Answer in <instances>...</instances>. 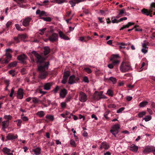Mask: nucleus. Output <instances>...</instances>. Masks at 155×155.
<instances>
[{
    "label": "nucleus",
    "mask_w": 155,
    "mask_h": 155,
    "mask_svg": "<svg viewBox=\"0 0 155 155\" xmlns=\"http://www.w3.org/2000/svg\"><path fill=\"white\" fill-rule=\"evenodd\" d=\"M28 54L30 57L31 62L32 63H35V61L37 63L44 65L45 63L47 62H45V59L36 51H33L31 53H28Z\"/></svg>",
    "instance_id": "obj_1"
},
{
    "label": "nucleus",
    "mask_w": 155,
    "mask_h": 155,
    "mask_svg": "<svg viewBox=\"0 0 155 155\" xmlns=\"http://www.w3.org/2000/svg\"><path fill=\"white\" fill-rule=\"evenodd\" d=\"M49 62L45 63L44 65L38 66V71L39 72V78L41 79H45L48 75L47 70L48 69Z\"/></svg>",
    "instance_id": "obj_2"
},
{
    "label": "nucleus",
    "mask_w": 155,
    "mask_h": 155,
    "mask_svg": "<svg viewBox=\"0 0 155 155\" xmlns=\"http://www.w3.org/2000/svg\"><path fill=\"white\" fill-rule=\"evenodd\" d=\"M131 67L130 63L128 62L123 61L120 67V70L122 72H125L131 70Z\"/></svg>",
    "instance_id": "obj_3"
},
{
    "label": "nucleus",
    "mask_w": 155,
    "mask_h": 155,
    "mask_svg": "<svg viewBox=\"0 0 155 155\" xmlns=\"http://www.w3.org/2000/svg\"><path fill=\"white\" fill-rule=\"evenodd\" d=\"M153 11H155V2L151 3L150 8L149 10L143 8L141 10V11L143 14L148 16L153 12Z\"/></svg>",
    "instance_id": "obj_4"
},
{
    "label": "nucleus",
    "mask_w": 155,
    "mask_h": 155,
    "mask_svg": "<svg viewBox=\"0 0 155 155\" xmlns=\"http://www.w3.org/2000/svg\"><path fill=\"white\" fill-rule=\"evenodd\" d=\"M110 60L114 65L118 64L120 62V58L118 54H113L111 56Z\"/></svg>",
    "instance_id": "obj_5"
},
{
    "label": "nucleus",
    "mask_w": 155,
    "mask_h": 155,
    "mask_svg": "<svg viewBox=\"0 0 155 155\" xmlns=\"http://www.w3.org/2000/svg\"><path fill=\"white\" fill-rule=\"evenodd\" d=\"M6 56V59L5 60V62L6 63H8L11 60L12 55L11 54L12 52V50L10 48H8L5 50Z\"/></svg>",
    "instance_id": "obj_6"
},
{
    "label": "nucleus",
    "mask_w": 155,
    "mask_h": 155,
    "mask_svg": "<svg viewBox=\"0 0 155 155\" xmlns=\"http://www.w3.org/2000/svg\"><path fill=\"white\" fill-rule=\"evenodd\" d=\"M87 96L84 92L80 91L79 94V100L82 102H85L87 100Z\"/></svg>",
    "instance_id": "obj_7"
},
{
    "label": "nucleus",
    "mask_w": 155,
    "mask_h": 155,
    "mask_svg": "<svg viewBox=\"0 0 155 155\" xmlns=\"http://www.w3.org/2000/svg\"><path fill=\"white\" fill-rule=\"evenodd\" d=\"M48 40L51 42H54L57 41L58 40V35L55 33H52L49 36Z\"/></svg>",
    "instance_id": "obj_8"
},
{
    "label": "nucleus",
    "mask_w": 155,
    "mask_h": 155,
    "mask_svg": "<svg viewBox=\"0 0 155 155\" xmlns=\"http://www.w3.org/2000/svg\"><path fill=\"white\" fill-rule=\"evenodd\" d=\"M79 78L78 77H76L74 75H73L70 76L69 77L68 83L70 84H73L77 82Z\"/></svg>",
    "instance_id": "obj_9"
},
{
    "label": "nucleus",
    "mask_w": 155,
    "mask_h": 155,
    "mask_svg": "<svg viewBox=\"0 0 155 155\" xmlns=\"http://www.w3.org/2000/svg\"><path fill=\"white\" fill-rule=\"evenodd\" d=\"M31 19L32 18L30 16H28L25 18L23 21V25L25 27L28 26L29 25V23Z\"/></svg>",
    "instance_id": "obj_10"
},
{
    "label": "nucleus",
    "mask_w": 155,
    "mask_h": 155,
    "mask_svg": "<svg viewBox=\"0 0 155 155\" xmlns=\"http://www.w3.org/2000/svg\"><path fill=\"white\" fill-rule=\"evenodd\" d=\"M2 151L4 154L7 155H13V151H11L10 149L7 147H4L2 149Z\"/></svg>",
    "instance_id": "obj_11"
},
{
    "label": "nucleus",
    "mask_w": 155,
    "mask_h": 155,
    "mask_svg": "<svg viewBox=\"0 0 155 155\" xmlns=\"http://www.w3.org/2000/svg\"><path fill=\"white\" fill-rule=\"evenodd\" d=\"M154 147L153 146H147L144 149L143 151L144 153H146L153 152L154 149Z\"/></svg>",
    "instance_id": "obj_12"
},
{
    "label": "nucleus",
    "mask_w": 155,
    "mask_h": 155,
    "mask_svg": "<svg viewBox=\"0 0 155 155\" xmlns=\"http://www.w3.org/2000/svg\"><path fill=\"white\" fill-rule=\"evenodd\" d=\"M53 84V83L51 82L46 83L44 84L43 87L45 90H48L51 89V87L52 86Z\"/></svg>",
    "instance_id": "obj_13"
},
{
    "label": "nucleus",
    "mask_w": 155,
    "mask_h": 155,
    "mask_svg": "<svg viewBox=\"0 0 155 155\" xmlns=\"http://www.w3.org/2000/svg\"><path fill=\"white\" fill-rule=\"evenodd\" d=\"M145 41H144L143 43L142 44V48L141 49V51L144 54H146L148 51V47L147 46L145 43Z\"/></svg>",
    "instance_id": "obj_14"
},
{
    "label": "nucleus",
    "mask_w": 155,
    "mask_h": 155,
    "mask_svg": "<svg viewBox=\"0 0 155 155\" xmlns=\"http://www.w3.org/2000/svg\"><path fill=\"white\" fill-rule=\"evenodd\" d=\"M23 96V89L20 88L18 90L17 97V98L21 99Z\"/></svg>",
    "instance_id": "obj_15"
},
{
    "label": "nucleus",
    "mask_w": 155,
    "mask_h": 155,
    "mask_svg": "<svg viewBox=\"0 0 155 155\" xmlns=\"http://www.w3.org/2000/svg\"><path fill=\"white\" fill-rule=\"evenodd\" d=\"M120 128L119 125L118 124H116L113 125L112 127V129L110 130H112L113 131H115L116 134L118 133L119 132V129Z\"/></svg>",
    "instance_id": "obj_16"
},
{
    "label": "nucleus",
    "mask_w": 155,
    "mask_h": 155,
    "mask_svg": "<svg viewBox=\"0 0 155 155\" xmlns=\"http://www.w3.org/2000/svg\"><path fill=\"white\" fill-rule=\"evenodd\" d=\"M58 34L60 38L64 40H69V38L68 36H66L64 33L61 31H58Z\"/></svg>",
    "instance_id": "obj_17"
},
{
    "label": "nucleus",
    "mask_w": 155,
    "mask_h": 155,
    "mask_svg": "<svg viewBox=\"0 0 155 155\" xmlns=\"http://www.w3.org/2000/svg\"><path fill=\"white\" fill-rule=\"evenodd\" d=\"M109 147L108 144L106 142H103L101 144L100 148L101 149L104 148L105 150H107Z\"/></svg>",
    "instance_id": "obj_18"
},
{
    "label": "nucleus",
    "mask_w": 155,
    "mask_h": 155,
    "mask_svg": "<svg viewBox=\"0 0 155 155\" xmlns=\"http://www.w3.org/2000/svg\"><path fill=\"white\" fill-rule=\"evenodd\" d=\"M18 137L17 135H14L12 134H9L6 136L8 140H11L16 139Z\"/></svg>",
    "instance_id": "obj_19"
},
{
    "label": "nucleus",
    "mask_w": 155,
    "mask_h": 155,
    "mask_svg": "<svg viewBox=\"0 0 155 155\" xmlns=\"http://www.w3.org/2000/svg\"><path fill=\"white\" fill-rule=\"evenodd\" d=\"M67 94V90L65 89H64L61 90L60 92V97L64 98Z\"/></svg>",
    "instance_id": "obj_20"
},
{
    "label": "nucleus",
    "mask_w": 155,
    "mask_h": 155,
    "mask_svg": "<svg viewBox=\"0 0 155 155\" xmlns=\"http://www.w3.org/2000/svg\"><path fill=\"white\" fill-rule=\"evenodd\" d=\"M26 58V57L24 54H21L18 56L17 59L18 60L23 63Z\"/></svg>",
    "instance_id": "obj_21"
},
{
    "label": "nucleus",
    "mask_w": 155,
    "mask_h": 155,
    "mask_svg": "<svg viewBox=\"0 0 155 155\" xmlns=\"http://www.w3.org/2000/svg\"><path fill=\"white\" fill-rule=\"evenodd\" d=\"M2 129H5L7 128L9 124V121L8 120H5L2 122Z\"/></svg>",
    "instance_id": "obj_22"
},
{
    "label": "nucleus",
    "mask_w": 155,
    "mask_h": 155,
    "mask_svg": "<svg viewBox=\"0 0 155 155\" xmlns=\"http://www.w3.org/2000/svg\"><path fill=\"white\" fill-rule=\"evenodd\" d=\"M138 149V147L136 146L134 144H132L130 147V150L134 152H136Z\"/></svg>",
    "instance_id": "obj_23"
},
{
    "label": "nucleus",
    "mask_w": 155,
    "mask_h": 155,
    "mask_svg": "<svg viewBox=\"0 0 155 155\" xmlns=\"http://www.w3.org/2000/svg\"><path fill=\"white\" fill-rule=\"evenodd\" d=\"M134 23L133 22H129L128 24L126 25H124L120 29V30H122L126 28H128L130 26L134 25Z\"/></svg>",
    "instance_id": "obj_24"
},
{
    "label": "nucleus",
    "mask_w": 155,
    "mask_h": 155,
    "mask_svg": "<svg viewBox=\"0 0 155 155\" xmlns=\"http://www.w3.org/2000/svg\"><path fill=\"white\" fill-rule=\"evenodd\" d=\"M66 2V0H53L51 1V2L56 3L59 4H61Z\"/></svg>",
    "instance_id": "obj_25"
},
{
    "label": "nucleus",
    "mask_w": 155,
    "mask_h": 155,
    "mask_svg": "<svg viewBox=\"0 0 155 155\" xmlns=\"http://www.w3.org/2000/svg\"><path fill=\"white\" fill-rule=\"evenodd\" d=\"M44 54L45 55H47L50 52V49L49 47H45L44 48Z\"/></svg>",
    "instance_id": "obj_26"
},
{
    "label": "nucleus",
    "mask_w": 155,
    "mask_h": 155,
    "mask_svg": "<svg viewBox=\"0 0 155 155\" xmlns=\"http://www.w3.org/2000/svg\"><path fill=\"white\" fill-rule=\"evenodd\" d=\"M36 115L40 117H42L45 115V113L43 111H41L38 112L36 113Z\"/></svg>",
    "instance_id": "obj_27"
},
{
    "label": "nucleus",
    "mask_w": 155,
    "mask_h": 155,
    "mask_svg": "<svg viewBox=\"0 0 155 155\" xmlns=\"http://www.w3.org/2000/svg\"><path fill=\"white\" fill-rule=\"evenodd\" d=\"M148 104V102L146 101H143L140 103L139 104V106L140 107H145Z\"/></svg>",
    "instance_id": "obj_28"
},
{
    "label": "nucleus",
    "mask_w": 155,
    "mask_h": 155,
    "mask_svg": "<svg viewBox=\"0 0 155 155\" xmlns=\"http://www.w3.org/2000/svg\"><path fill=\"white\" fill-rule=\"evenodd\" d=\"M41 149L39 147L33 150V151L36 155H39L40 153Z\"/></svg>",
    "instance_id": "obj_29"
},
{
    "label": "nucleus",
    "mask_w": 155,
    "mask_h": 155,
    "mask_svg": "<svg viewBox=\"0 0 155 155\" xmlns=\"http://www.w3.org/2000/svg\"><path fill=\"white\" fill-rule=\"evenodd\" d=\"M45 117L51 121H53L54 120V117L53 115L48 114Z\"/></svg>",
    "instance_id": "obj_30"
},
{
    "label": "nucleus",
    "mask_w": 155,
    "mask_h": 155,
    "mask_svg": "<svg viewBox=\"0 0 155 155\" xmlns=\"http://www.w3.org/2000/svg\"><path fill=\"white\" fill-rule=\"evenodd\" d=\"M152 117L150 115H147L143 118V120H144L146 122H147L151 120Z\"/></svg>",
    "instance_id": "obj_31"
},
{
    "label": "nucleus",
    "mask_w": 155,
    "mask_h": 155,
    "mask_svg": "<svg viewBox=\"0 0 155 155\" xmlns=\"http://www.w3.org/2000/svg\"><path fill=\"white\" fill-rule=\"evenodd\" d=\"M108 80L111 81L113 84H115L117 82V79L113 77H111L109 78Z\"/></svg>",
    "instance_id": "obj_32"
},
{
    "label": "nucleus",
    "mask_w": 155,
    "mask_h": 155,
    "mask_svg": "<svg viewBox=\"0 0 155 155\" xmlns=\"http://www.w3.org/2000/svg\"><path fill=\"white\" fill-rule=\"evenodd\" d=\"M17 64V62L16 61H14L10 63L8 66L10 68L14 67Z\"/></svg>",
    "instance_id": "obj_33"
},
{
    "label": "nucleus",
    "mask_w": 155,
    "mask_h": 155,
    "mask_svg": "<svg viewBox=\"0 0 155 155\" xmlns=\"http://www.w3.org/2000/svg\"><path fill=\"white\" fill-rule=\"evenodd\" d=\"M27 37V35L25 34H22L21 35H18V38H19L21 39V40L26 38Z\"/></svg>",
    "instance_id": "obj_34"
},
{
    "label": "nucleus",
    "mask_w": 155,
    "mask_h": 155,
    "mask_svg": "<svg viewBox=\"0 0 155 155\" xmlns=\"http://www.w3.org/2000/svg\"><path fill=\"white\" fill-rule=\"evenodd\" d=\"M4 118L6 119V120H8V121H9V120H11L12 117L10 115H5L4 116Z\"/></svg>",
    "instance_id": "obj_35"
},
{
    "label": "nucleus",
    "mask_w": 155,
    "mask_h": 155,
    "mask_svg": "<svg viewBox=\"0 0 155 155\" xmlns=\"http://www.w3.org/2000/svg\"><path fill=\"white\" fill-rule=\"evenodd\" d=\"M15 122H17V126L20 127L21 126V124L22 123V120L21 119H18L15 121Z\"/></svg>",
    "instance_id": "obj_36"
},
{
    "label": "nucleus",
    "mask_w": 155,
    "mask_h": 155,
    "mask_svg": "<svg viewBox=\"0 0 155 155\" xmlns=\"http://www.w3.org/2000/svg\"><path fill=\"white\" fill-rule=\"evenodd\" d=\"M146 113L145 111H142L140 112L138 114V117L139 118L142 117L143 116L146 114Z\"/></svg>",
    "instance_id": "obj_37"
},
{
    "label": "nucleus",
    "mask_w": 155,
    "mask_h": 155,
    "mask_svg": "<svg viewBox=\"0 0 155 155\" xmlns=\"http://www.w3.org/2000/svg\"><path fill=\"white\" fill-rule=\"evenodd\" d=\"M40 19H43L44 21L50 22L51 21V18L50 17H41Z\"/></svg>",
    "instance_id": "obj_38"
},
{
    "label": "nucleus",
    "mask_w": 155,
    "mask_h": 155,
    "mask_svg": "<svg viewBox=\"0 0 155 155\" xmlns=\"http://www.w3.org/2000/svg\"><path fill=\"white\" fill-rule=\"evenodd\" d=\"M119 48H125V46L127 45V44L124 43H120L119 44Z\"/></svg>",
    "instance_id": "obj_39"
},
{
    "label": "nucleus",
    "mask_w": 155,
    "mask_h": 155,
    "mask_svg": "<svg viewBox=\"0 0 155 155\" xmlns=\"http://www.w3.org/2000/svg\"><path fill=\"white\" fill-rule=\"evenodd\" d=\"M69 75L70 72L68 71H67L64 72V74L63 78H66L68 79Z\"/></svg>",
    "instance_id": "obj_40"
},
{
    "label": "nucleus",
    "mask_w": 155,
    "mask_h": 155,
    "mask_svg": "<svg viewBox=\"0 0 155 155\" xmlns=\"http://www.w3.org/2000/svg\"><path fill=\"white\" fill-rule=\"evenodd\" d=\"M107 94L109 96L112 97L113 95V91L110 89H109L107 91Z\"/></svg>",
    "instance_id": "obj_41"
},
{
    "label": "nucleus",
    "mask_w": 155,
    "mask_h": 155,
    "mask_svg": "<svg viewBox=\"0 0 155 155\" xmlns=\"http://www.w3.org/2000/svg\"><path fill=\"white\" fill-rule=\"evenodd\" d=\"M100 13H101V15H105L106 14H107V10H101L100 11Z\"/></svg>",
    "instance_id": "obj_42"
},
{
    "label": "nucleus",
    "mask_w": 155,
    "mask_h": 155,
    "mask_svg": "<svg viewBox=\"0 0 155 155\" xmlns=\"http://www.w3.org/2000/svg\"><path fill=\"white\" fill-rule=\"evenodd\" d=\"M15 27L18 30L20 31H22L23 30L21 28L20 26L18 24H15Z\"/></svg>",
    "instance_id": "obj_43"
},
{
    "label": "nucleus",
    "mask_w": 155,
    "mask_h": 155,
    "mask_svg": "<svg viewBox=\"0 0 155 155\" xmlns=\"http://www.w3.org/2000/svg\"><path fill=\"white\" fill-rule=\"evenodd\" d=\"M103 91H100L97 94V96L98 97L96 98V99L97 100H99L100 99V97H101L102 94H103Z\"/></svg>",
    "instance_id": "obj_44"
},
{
    "label": "nucleus",
    "mask_w": 155,
    "mask_h": 155,
    "mask_svg": "<svg viewBox=\"0 0 155 155\" xmlns=\"http://www.w3.org/2000/svg\"><path fill=\"white\" fill-rule=\"evenodd\" d=\"M84 70L86 72H87L88 73H91L92 71L91 69L87 68H85L84 69Z\"/></svg>",
    "instance_id": "obj_45"
},
{
    "label": "nucleus",
    "mask_w": 155,
    "mask_h": 155,
    "mask_svg": "<svg viewBox=\"0 0 155 155\" xmlns=\"http://www.w3.org/2000/svg\"><path fill=\"white\" fill-rule=\"evenodd\" d=\"M61 106L62 108H65L66 106V104L65 102H62L61 103Z\"/></svg>",
    "instance_id": "obj_46"
},
{
    "label": "nucleus",
    "mask_w": 155,
    "mask_h": 155,
    "mask_svg": "<svg viewBox=\"0 0 155 155\" xmlns=\"http://www.w3.org/2000/svg\"><path fill=\"white\" fill-rule=\"evenodd\" d=\"M70 4L71 5V6L73 7L75 5L76 3L73 1V0H71L69 2Z\"/></svg>",
    "instance_id": "obj_47"
},
{
    "label": "nucleus",
    "mask_w": 155,
    "mask_h": 155,
    "mask_svg": "<svg viewBox=\"0 0 155 155\" xmlns=\"http://www.w3.org/2000/svg\"><path fill=\"white\" fill-rule=\"evenodd\" d=\"M46 12L44 11H41L40 12V14L39 15V16L40 17L42 16H46Z\"/></svg>",
    "instance_id": "obj_48"
},
{
    "label": "nucleus",
    "mask_w": 155,
    "mask_h": 155,
    "mask_svg": "<svg viewBox=\"0 0 155 155\" xmlns=\"http://www.w3.org/2000/svg\"><path fill=\"white\" fill-rule=\"evenodd\" d=\"M70 143L71 145L73 147L76 146V143L74 140H71L70 141Z\"/></svg>",
    "instance_id": "obj_49"
},
{
    "label": "nucleus",
    "mask_w": 155,
    "mask_h": 155,
    "mask_svg": "<svg viewBox=\"0 0 155 155\" xmlns=\"http://www.w3.org/2000/svg\"><path fill=\"white\" fill-rule=\"evenodd\" d=\"M111 21L113 23H118L119 22V21H118V20H117L116 19L114 18L113 17L112 18Z\"/></svg>",
    "instance_id": "obj_50"
},
{
    "label": "nucleus",
    "mask_w": 155,
    "mask_h": 155,
    "mask_svg": "<svg viewBox=\"0 0 155 155\" xmlns=\"http://www.w3.org/2000/svg\"><path fill=\"white\" fill-rule=\"evenodd\" d=\"M21 118L24 121L26 122L28 120V118L26 116L21 117Z\"/></svg>",
    "instance_id": "obj_51"
},
{
    "label": "nucleus",
    "mask_w": 155,
    "mask_h": 155,
    "mask_svg": "<svg viewBox=\"0 0 155 155\" xmlns=\"http://www.w3.org/2000/svg\"><path fill=\"white\" fill-rule=\"evenodd\" d=\"M125 109V108L124 107H122L117 110V113H119L121 112L123 110H124Z\"/></svg>",
    "instance_id": "obj_52"
},
{
    "label": "nucleus",
    "mask_w": 155,
    "mask_h": 155,
    "mask_svg": "<svg viewBox=\"0 0 155 155\" xmlns=\"http://www.w3.org/2000/svg\"><path fill=\"white\" fill-rule=\"evenodd\" d=\"M12 23L11 21H8L6 24V26L7 28H8L10 25H12Z\"/></svg>",
    "instance_id": "obj_53"
},
{
    "label": "nucleus",
    "mask_w": 155,
    "mask_h": 155,
    "mask_svg": "<svg viewBox=\"0 0 155 155\" xmlns=\"http://www.w3.org/2000/svg\"><path fill=\"white\" fill-rule=\"evenodd\" d=\"M59 87L58 86H57L53 90V91H54V93H56L58 91V90H59Z\"/></svg>",
    "instance_id": "obj_54"
},
{
    "label": "nucleus",
    "mask_w": 155,
    "mask_h": 155,
    "mask_svg": "<svg viewBox=\"0 0 155 155\" xmlns=\"http://www.w3.org/2000/svg\"><path fill=\"white\" fill-rule=\"evenodd\" d=\"M115 65H114L112 63L110 64L107 65V67L110 69H112L114 68V66Z\"/></svg>",
    "instance_id": "obj_55"
},
{
    "label": "nucleus",
    "mask_w": 155,
    "mask_h": 155,
    "mask_svg": "<svg viewBox=\"0 0 155 155\" xmlns=\"http://www.w3.org/2000/svg\"><path fill=\"white\" fill-rule=\"evenodd\" d=\"M7 87H8L9 84V81L8 80H5L4 81Z\"/></svg>",
    "instance_id": "obj_56"
},
{
    "label": "nucleus",
    "mask_w": 155,
    "mask_h": 155,
    "mask_svg": "<svg viewBox=\"0 0 155 155\" xmlns=\"http://www.w3.org/2000/svg\"><path fill=\"white\" fill-rule=\"evenodd\" d=\"M83 81L85 82L88 83L89 80L87 77L86 76L84 77L83 78Z\"/></svg>",
    "instance_id": "obj_57"
},
{
    "label": "nucleus",
    "mask_w": 155,
    "mask_h": 155,
    "mask_svg": "<svg viewBox=\"0 0 155 155\" xmlns=\"http://www.w3.org/2000/svg\"><path fill=\"white\" fill-rule=\"evenodd\" d=\"M14 88H12V89H11V92L9 95V96L10 97H12V96H13V94L14 93Z\"/></svg>",
    "instance_id": "obj_58"
},
{
    "label": "nucleus",
    "mask_w": 155,
    "mask_h": 155,
    "mask_svg": "<svg viewBox=\"0 0 155 155\" xmlns=\"http://www.w3.org/2000/svg\"><path fill=\"white\" fill-rule=\"evenodd\" d=\"M126 99L128 101H130L132 99V96H127Z\"/></svg>",
    "instance_id": "obj_59"
},
{
    "label": "nucleus",
    "mask_w": 155,
    "mask_h": 155,
    "mask_svg": "<svg viewBox=\"0 0 155 155\" xmlns=\"http://www.w3.org/2000/svg\"><path fill=\"white\" fill-rule=\"evenodd\" d=\"M32 101L34 103H36L38 102V100L36 97L33 98Z\"/></svg>",
    "instance_id": "obj_60"
},
{
    "label": "nucleus",
    "mask_w": 155,
    "mask_h": 155,
    "mask_svg": "<svg viewBox=\"0 0 155 155\" xmlns=\"http://www.w3.org/2000/svg\"><path fill=\"white\" fill-rule=\"evenodd\" d=\"M125 10L124 9H123L121 10L119 14V15H122V14L124 13V11Z\"/></svg>",
    "instance_id": "obj_61"
},
{
    "label": "nucleus",
    "mask_w": 155,
    "mask_h": 155,
    "mask_svg": "<svg viewBox=\"0 0 155 155\" xmlns=\"http://www.w3.org/2000/svg\"><path fill=\"white\" fill-rule=\"evenodd\" d=\"M67 78H63V80H62L61 82L63 84H65L67 81Z\"/></svg>",
    "instance_id": "obj_62"
},
{
    "label": "nucleus",
    "mask_w": 155,
    "mask_h": 155,
    "mask_svg": "<svg viewBox=\"0 0 155 155\" xmlns=\"http://www.w3.org/2000/svg\"><path fill=\"white\" fill-rule=\"evenodd\" d=\"M108 107L110 108H115L116 107V106L114 104H111L109 105Z\"/></svg>",
    "instance_id": "obj_63"
},
{
    "label": "nucleus",
    "mask_w": 155,
    "mask_h": 155,
    "mask_svg": "<svg viewBox=\"0 0 155 155\" xmlns=\"http://www.w3.org/2000/svg\"><path fill=\"white\" fill-rule=\"evenodd\" d=\"M83 12L86 15L90 13L89 11L87 9H84Z\"/></svg>",
    "instance_id": "obj_64"
}]
</instances>
